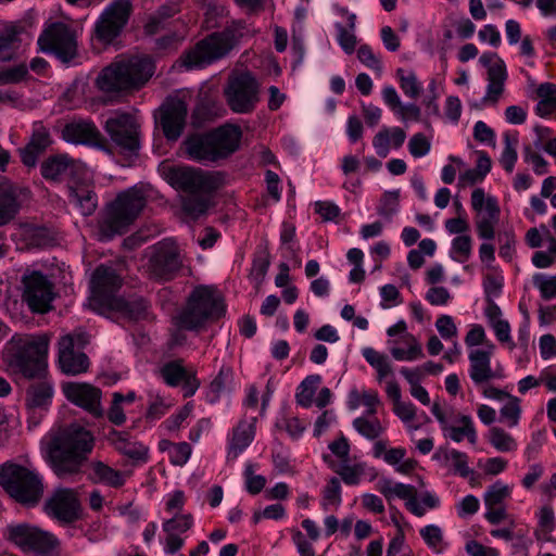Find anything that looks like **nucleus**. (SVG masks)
Wrapping results in <instances>:
<instances>
[{
    "label": "nucleus",
    "mask_w": 556,
    "mask_h": 556,
    "mask_svg": "<svg viewBox=\"0 0 556 556\" xmlns=\"http://www.w3.org/2000/svg\"><path fill=\"white\" fill-rule=\"evenodd\" d=\"M452 250L459 255L458 257H454L456 261L460 263L466 262L471 254V238L467 235L454 238L452 241Z\"/></svg>",
    "instance_id": "nucleus-59"
},
{
    "label": "nucleus",
    "mask_w": 556,
    "mask_h": 556,
    "mask_svg": "<svg viewBox=\"0 0 556 556\" xmlns=\"http://www.w3.org/2000/svg\"><path fill=\"white\" fill-rule=\"evenodd\" d=\"M92 479L97 483H103L112 488H121L125 484V475L115 470L102 462L92 464Z\"/></svg>",
    "instance_id": "nucleus-36"
},
{
    "label": "nucleus",
    "mask_w": 556,
    "mask_h": 556,
    "mask_svg": "<svg viewBox=\"0 0 556 556\" xmlns=\"http://www.w3.org/2000/svg\"><path fill=\"white\" fill-rule=\"evenodd\" d=\"M123 285L122 277L112 266L99 265L90 280V306L99 314L106 315L113 301L118 296L116 293Z\"/></svg>",
    "instance_id": "nucleus-14"
},
{
    "label": "nucleus",
    "mask_w": 556,
    "mask_h": 556,
    "mask_svg": "<svg viewBox=\"0 0 556 556\" xmlns=\"http://www.w3.org/2000/svg\"><path fill=\"white\" fill-rule=\"evenodd\" d=\"M399 198L400 190L384 192L378 207V214L386 219L391 220L399 210Z\"/></svg>",
    "instance_id": "nucleus-49"
},
{
    "label": "nucleus",
    "mask_w": 556,
    "mask_h": 556,
    "mask_svg": "<svg viewBox=\"0 0 556 556\" xmlns=\"http://www.w3.org/2000/svg\"><path fill=\"white\" fill-rule=\"evenodd\" d=\"M10 366L27 379H41L47 374L49 338L47 336L13 337Z\"/></svg>",
    "instance_id": "nucleus-6"
},
{
    "label": "nucleus",
    "mask_w": 556,
    "mask_h": 556,
    "mask_svg": "<svg viewBox=\"0 0 556 556\" xmlns=\"http://www.w3.org/2000/svg\"><path fill=\"white\" fill-rule=\"evenodd\" d=\"M278 428L285 429L292 439H299L306 426L298 417L283 418L281 422H277Z\"/></svg>",
    "instance_id": "nucleus-64"
},
{
    "label": "nucleus",
    "mask_w": 556,
    "mask_h": 556,
    "mask_svg": "<svg viewBox=\"0 0 556 556\" xmlns=\"http://www.w3.org/2000/svg\"><path fill=\"white\" fill-rule=\"evenodd\" d=\"M23 300L33 313L43 314L51 308L53 285L41 271H33L23 277Z\"/></svg>",
    "instance_id": "nucleus-18"
},
{
    "label": "nucleus",
    "mask_w": 556,
    "mask_h": 556,
    "mask_svg": "<svg viewBox=\"0 0 556 556\" xmlns=\"http://www.w3.org/2000/svg\"><path fill=\"white\" fill-rule=\"evenodd\" d=\"M490 443L500 452H510L517 448L515 439L498 427L490 429Z\"/></svg>",
    "instance_id": "nucleus-45"
},
{
    "label": "nucleus",
    "mask_w": 556,
    "mask_h": 556,
    "mask_svg": "<svg viewBox=\"0 0 556 556\" xmlns=\"http://www.w3.org/2000/svg\"><path fill=\"white\" fill-rule=\"evenodd\" d=\"M353 427L368 440H376L384 431L378 418L367 419L365 417H357L353 420Z\"/></svg>",
    "instance_id": "nucleus-43"
},
{
    "label": "nucleus",
    "mask_w": 556,
    "mask_h": 556,
    "mask_svg": "<svg viewBox=\"0 0 556 556\" xmlns=\"http://www.w3.org/2000/svg\"><path fill=\"white\" fill-rule=\"evenodd\" d=\"M341 484L338 478H331L323 490V507L325 510L328 506L338 507L341 504Z\"/></svg>",
    "instance_id": "nucleus-48"
},
{
    "label": "nucleus",
    "mask_w": 556,
    "mask_h": 556,
    "mask_svg": "<svg viewBox=\"0 0 556 556\" xmlns=\"http://www.w3.org/2000/svg\"><path fill=\"white\" fill-rule=\"evenodd\" d=\"M207 207V200L198 193H189L182 200L184 212L193 218H198L200 215L204 214Z\"/></svg>",
    "instance_id": "nucleus-47"
},
{
    "label": "nucleus",
    "mask_w": 556,
    "mask_h": 556,
    "mask_svg": "<svg viewBox=\"0 0 556 556\" xmlns=\"http://www.w3.org/2000/svg\"><path fill=\"white\" fill-rule=\"evenodd\" d=\"M224 94L232 112L249 114L260 101V84L251 72H241L229 76Z\"/></svg>",
    "instance_id": "nucleus-11"
},
{
    "label": "nucleus",
    "mask_w": 556,
    "mask_h": 556,
    "mask_svg": "<svg viewBox=\"0 0 556 556\" xmlns=\"http://www.w3.org/2000/svg\"><path fill=\"white\" fill-rule=\"evenodd\" d=\"M395 75L405 96L410 99H417L420 96L422 86L413 71L397 68Z\"/></svg>",
    "instance_id": "nucleus-40"
},
{
    "label": "nucleus",
    "mask_w": 556,
    "mask_h": 556,
    "mask_svg": "<svg viewBox=\"0 0 556 556\" xmlns=\"http://www.w3.org/2000/svg\"><path fill=\"white\" fill-rule=\"evenodd\" d=\"M244 477H245V488L247 491L250 494H258L266 484L265 477L257 475H254V465L248 464L244 469Z\"/></svg>",
    "instance_id": "nucleus-56"
},
{
    "label": "nucleus",
    "mask_w": 556,
    "mask_h": 556,
    "mask_svg": "<svg viewBox=\"0 0 556 556\" xmlns=\"http://www.w3.org/2000/svg\"><path fill=\"white\" fill-rule=\"evenodd\" d=\"M146 205L147 197L141 188L135 186L119 192L112 202L106 204L99 218L100 239L109 241L115 236L126 233Z\"/></svg>",
    "instance_id": "nucleus-4"
},
{
    "label": "nucleus",
    "mask_w": 556,
    "mask_h": 556,
    "mask_svg": "<svg viewBox=\"0 0 556 556\" xmlns=\"http://www.w3.org/2000/svg\"><path fill=\"white\" fill-rule=\"evenodd\" d=\"M62 138L70 143L93 147L112 153L109 140L91 119H77L65 124L62 129Z\"/></svg>",
    "instance_id": "nucleus-19"
},
{
    "label": "nucleus",
    "mask_w": 556,
    "mask_h": 556,
    "mask_svg": "<svg viewBox=\"0 0 556 556\" xmlns=\"http://www.w3.org/2000/svg\"><path fill=\"white\" fill-rule=\"evenodd\" d=\"M232 381V368L223 366L210 383L208 392L206 394L207 402L211 404L216 403L225 391H229L231 389Z\"/></svg>",
    "instance_id": "nucleus-37"
},
{
    "label": "nucleus",
    "mask_w": 556,
    "mask_h": 556,
    "mask_svg": "<svg viewBox=\"0 0 556 556\" xmlns=\"http://www.w3.org/2000/svg\"><path fill=\"white\" fill-rule=\"evenodd\" d=\"M89 343V334L83 330H74L59 340V367L68 376H77L86 372L89 367V358L83 352Z\"/></svg>",
    "instance_id": "nucleus-15"
},
{
    "label": "nucleus",
    "mask_w": 556,
    "mask_h": 556,
    "mask_svg": "<svg viewBox=\"0 0 556 556\" xmlns=\"http://www.w3.org/2000/svg\"><path fill=\"white\" fill-rule=\"evenodd\" d=\"M28 192V189L5 178L0 180V226L15 218L22 206V200Z\"/></svg>",
    "instance_id": "nucleus-25"
},
{
    "label": "nucleus",
    "mask_w": 556,
    "mask_h": 556,
    "mask_svg": "<svg viewBox=\"0 0 556 556\" xmlns=\"http://www.w3.org/2000/svg\"><path fill=\"white\" fill-rule=\"evenodd\" d=\"M193 526V516L191 514H176L173 518L163 522L162 528L165 534H178L190 530Z\"/></svg>",
    "instance_id": "nucleus-44"
},
{
    "label": "nucleus",
    "mask_w": 556,
    "mask_h": 556,
    "mask_svg": "<svg viewBox=\"0 0 556 556\" xmlns=\"http://www.w3.org/2000/svg\"><path fill=\"white\" fill-rule=\"evenodd\" d=\"M154 64L149 58L130 56L104 67L96 79L97 88L109 94L139 90L152 77Z\"/></svg>",
    "instance_id": "nucleus-3"
},
{
    "label": "nucleus",
    "mask_w": 556,
    "mask_h": 556,
    "mask_svg": "<svg viewBox=\"0 0 556 556\" xmlns=\"http://www.w3.org/2000/svg\"><path fill=\"white\" fill-rule=\"evenodd\" d=\"M0 485L17 503L29 507L37 505L43 494L41 477L11 462L0 466Z\"/></svg>",
    "instance_id": "nucleus-7"
},
{
    "label": "nucleus",
    "mask_w": 556,
    "mask_h": 556,
    "mask_svg": "<svg viewBox=\"0 0 556 556\" xmlns=\"http://www.w3.org/2000/svg\"><path fill=\"white\" fill-rule=\"evenodd\" d=\"M525 161L532 164L533 170L536 175L541 176L547 174L548 163L541 154L534 152L529 146L525 148Z\"/></svg>",
    "instance_id": "nucleus-63"
},
{
    "label": "nucleus",
    "mask_w": 556,
    "mask_h": 556,
    "mask_svg": "<svg viewBox=\"0 0 556 556\" xmlns=\"http://www.w3.org/2000/svg\"><path fill=\"white\" fill-rule=\"evenodd\" d=\"M253 439L254 427L244 420L240 421L232 430L227 458L236 459L251 444Z\"/></svg>",
    "instance_id": "nucleus-35"
},
{
    "label": "nucleus",
    "mask_w": 556,
    "mask_h": 556,
    "mask_svg": "<svg viewBox=\"0 0 556 556\" xmlns=\"http://www.w3.org/2000/svg\"><path fill=\"white\" fill-rule=\"evenodd\" d=\"M165 175L174 188L187 193L210 192L215 188L213 178L200 169L168 166Z\"/></svg>",
    "instance_id": "nucleus-20"
},
{
    "label": "nucleus",
    "mask_w": 556,
    "mask_h": 556,
    "mask_svg": "<svg viewBox=\"0 0 556 556\" xmlns=\"http://www.w3.org/2000/svg\"><path fill=\"white\" fill-rule=\"evenodd\" d=\"M459 421L462 422V427L447 426L444 431H447V437L454 442H462L464 438H467L471 444L477 442V432L473 427L472 420L470 416L462 415L459 417Z\"/></svg>",
    "instance_id": "nucleus-38"
},
{
    "label": "nucleus",
    "mask_w": 556,
    "mask_h": 556,
    "mask_svg": "<svg viewBox=\"0 0 556 556\" xmlns=\"http://www.w3.org/2000/svg\"><path fill=\"white\" fill-rule=\"evenodd\" d=\"M23 27L14 23L0 24V63L15 59L20 49Z\"/></svg>",
    "instance_id": "nucleus-32"
},
{
    "label": "nucleus",
    "mask_w": 556,
    "mask_h": 556,
    "mask_svg": "<svg viewBox=\"0 0 556 556\" xmlns=\"http://www.w3.org/2000/svg\"><path fill=\"white\" fill-rule=\"evenodd\" d=\"M108 419L115 426H122L126 421V415L122 407V393L114 392L112 403L106 413Z\"/></svg>",
    "instance_id": "nucleus-58"
},
{
    "label": "nucleus",
    "mask_w": 556,
    "mask_h": 556,
    "mask_svg": "<svg viewBox=\"0 0 556 556\" xmlns=\"http://www.w3.org/2000/svg\"><path fill=\"white\" fill-rule=\"evenodd\" d=\"M37 43L42 52L54 55L62 63H70L78 55L76 33L62 22H54L45 28Z\"/></svg>",
    "instance_id": "nucleus-12"
},
{
    "label": "nucleus",
    "mask_w": 556,
    "mask_h": 556,
    "mask_svg": "<svg viewBox=\"0 0 556 556\" xmlns=\"http://www.w3.org/2000/svg\"><path fill=\"white\" fill-rule=\"evenodd\" d=\"M409 340V346L407 350L402 348H392L391 355L396 361H415L424 356L421 345L413 334H406Z\"/></svg>",
    "instance_id": "nucleus-46"
},
{
    "label": "nucleus",
    "mask_w": 556,
    "mask_h": 556,
    "mask_svg": "<svg viewBox=\"0 0 556 556\" xmlns=\"http://www.w3.org/2000/svg\"><path fill=\"white\" fill-rule=\"evenodd\" d=\"M471 206L479 213L476 218L477 233L480 239L492 240L495 226L500 220V205L494 197H485L484 190L477 188L471 193Z\"/></svg>",
    "instance_id": "nucleus-17"
},
{
    "label": "nucleus",
    "mask_w": 556,
    "mask_h": 556,
    "mask_svg": "<svg viewBox=\"0 0 556 556\" xmlns=\"http://www.w3.org/2000/svg\"><path fill=\"white\" fill-rule=\"evenodd\" d=\"M103 129L122 153L138 155L141 149V126L135 115L115 111L104 122Z\"/></svg>",
    "instance_id": "nucleus-10"
},
{
    "label": "nucleus",
    "mask_w": 556,
    "mask_h": 556,
    "mask_svg": "<svg viewBox=\"0 0 556 556\" xmlns=\"http://www.w3.org/2000/svg\"><path fill=\"white\" fill-rule=\"evenodd\" d=\"M131 13V0H113L94 23L92 38L104 46L112 45L122 35Z\"/></svg>",
    "instance_id": "nucleus-13"
},
{
    "label": "nucleus",
    "mask_w": 556,
    "mask_h": 556,
    "mask_svg": "<svg viewBox=\"0 0 556 556\" xmlns=\"http://www.w3.org/2000/svg\"><path fill=\"white\" fill-rule=\"evenodd\" d=\"M182 266L178 245L173 239H164L152 248L149 260L151 275L160 280H172Z\"/></svg>",
    "instance_id": "nucleus-16"
},
{
    "label": "nucleus",
    "mask_w": 556,
    "mask_h": 556,
    "mask_svg": "<svg viewBox=\"0 0 556 556\" xmlns=\"http://www.w3.org/2000/svg\"><path fill=\"white\" fill-rule=\"evenodd\" d=\"M337 28V39L340 45V47L343 49V51L348 54H352L356 47V36L348 30L345 26L338 23L336 25Z\"/></svg>",
    "instance_id": "nucleus-60"
},
{
    "label": "nucleus",
    "mask_w": 556,
    "mask_h": 556,
    "mask_svg": "<svg viewBox=\"0 0 556 556\" xmlns=\"http://www.w3.org/2000/svg\"><path fill=\"white\" fill-rule=\"evenodd\" d=\"M187 114V104L180 99L172 100L162 105L159 125L168 141H176L181 136Z\"/></svg>",
    "instance_id": "nucleus-24"
},
{
    "label": "nucleus",
    "mask_w": 556,
    "mask_h": 556,
    "mask_svg": "<svg viewBox=\"0 0 556 556\" xmlns=\"http://www.w3.org/2000/svg\"><path fill=\"white\" fill-rule=\"evenodd\" d=\"M150 304L140 295H130L128 298L118 296L113 301L108 314L116 313L128 320L147 319L149 316Z\"/></svg>",
    "instance_id": "nucleus-29"
},
{
    "label": "nucleus",
    "mask_w": 556,
    "mask_h": 556,
    "mask_svg": "<svg viewBox=\"0 0 556 556\" xmlns=\"http://www.w3.org/2000/svg\"><path fill=\"white\" fill-rule=\"evenodd\" d=\"M419 534L425 541V543L428 545V547L437 552L441 551L438 547L443 542V532L439 526L428 525L420 529Z\"/></svg>",
    "instance_id": "nucleus-54"
},
{
    "label": "nucleus",
    "mask_w": 556,
    "mask_h": 556,
    "mask_svg": "<svg viewBox=\"0 0 556 556\" xmlns=\"http://www.w3.org/2000/svg\"><path fill=\"white\" fill-rule=\"evenodd\" d=\"M519 402L516 396L508 397V402L500 410L501 421L507 420L509 427H515L518 424L521 413Z\"/></svg>",
    "instance_id": "nucleus-53"
},
{
    "label": "nucleus",
    "mask_w": 556,
    "mask_h": 556,
    "mask_svg": "<svg viewBox=\"0 0 556 556\" xmlns=\"http://www.w3.org/2000/svg\"><path fill=\"white\" fill-rule=\"evenodd\" d=\"M319 375L307 376L299 386L295 399L296 403L302 407H309L313 403V396L320 382Z\"/></svg>",
    "instance_id": "nucleus-42"
},
{
    "label": "nucleus",
    "mask_w": 556,
    "mask_h": 556,
    "mask_svg": "<svg viewBox=\"0 0 556 556\" xmlns=\"http://www.w3.org/2000/svg\"><path fill=\"white\" fill-rule=\"evenodd\" d=\"M504 150L502 152L500 163L507 173L514 170L515 164L518 159L516 147L518 144V134H504Z\"/></svg>",
    "instance_id": "nucleus-41"
},
{
    "label": "nucleus",
    "mask_w": 556,
    "mask_h": 556,
    "mask_svg": "<svg viewBox=\"0 0 556 556\" xmlns=\"http://www.w3.org/2000/svg\"><path fill=\"white\" fill-rule=\"evenodd\" d=\"M358 60L368 68L375 71L379 76L382 74V62L379 55L368 45H362L357 50Z\"/></svg>",
    "instance_id": "nucleus-52"
},
{
    "label": "nucleus",
    "mask_w": 556,
    "mask_h": 556,
    "mask_svg": "<svg viewBox=\"0 0 556 556\" xmlns=\"http://www.w3.org/2000/svg\"><path fill=\"white\" fill-rule=\"evenodd\" d=\"M225 313L226 304L218 290L213 286H198L175 317V325L179 329L198 332L220 319Z\"/></svg>",
    "instance_id": "nucleus-5"
},
{
    "label": "nucleus",
    "mask_w": 556,
    "mask_h": 556,
    "mask_svg": "<svg viewBox=\"0 0 556 556\" xmlns=\"http://www.w3.org/2000/svg\"><path fill=\"white\" fill-rule=\"evenodd\" d=\"M430 142L421 132L415 134L408 142V150L414 157L425 156L430 151Z\"/></svg>",
    "instance_id": "nucleus-62"
},
{
    "label": "nucleus",
    "mask_w": 556,
    "mask_h": 556,
    "mask_svg": "<svg viewBox=\"0 0 556 556\" xmlns=\"http://www.w3.org/2000/svg\"><path fill=\"white\" fill-rule=\"evenodd\" d=\"M500 243V256L506 261H511L515 253L516 236L514 231L507 230L497 235Z\"/></svg>",
    "instance_id": "nucleus-55"
},
{
    "label": "nucleus",
    "mask_w": 556,
    "mask_h": 556,
    "mask_svg": "<svg viewBox=\"0 0 556 556\" xmlns=\"http://www.w3.org/2000/svg\"><path fill=\"white\" fill-rule=\"evenodd\" d=\"M161 376L169 387H182L184 397L192 396L200 387L195 372L188 371L181 361H172L161 368Z\"/></svg>",
    "instance_id": "nucleus-27"
},
{
    "label": "nucleus",
    "mask_w": 556,
    "mask_h": 556,
    "mask_svg": "<svg viewBox=\"0 0 556 556\" xmlns=\"http://www.w3.org/2000/svg\"><path fill=\"white\" fill-rule=\"evenodd\" d=\"M380 491L387 500H391L393 496L405 500L406 508L415 516L422 517L425 515L426 509L417 502V490L414 485L401 482L392 483L388 480L383 482Z\"/></svg>",
    "instance_id": "nucleus-30"
},
{
    "label": "nucleus",
    "mask_w": 556,
    "mask_h": 556,
    "mask_svg": "<svg viewBox=\"0 0 556 556\" xmlns=\"http://www.w3.org/2000/svg\"><path fill=\"white\" fill-rule=\"evenodd\" d=\"M65 397L93 417H102L101 390L86 382H66L62 387Z\"/></svg>",
    "instance_id": "nucleus-22"
},
{
    "label": "nucleus",
    "mask_w": 556,
    "mask_h": 556,
    "mask_svg": "<svg viewBox=\"0 0 556 556\" xmlns=\"http://www.w3.org/2000/svg\"><path fill=\"white\" fill-rule=\"evenodd\" d=\"M4 535L23 553L35 556H53L60 546L54 534L29 523L10 525L5 528Z\"/></svg>",
    "instance_id": "nucleus-9"
},
{
    "label": "nucleus",
    "mask_w": 556,
    "mask_h": 556,
    "mask_svg": "<svg viewBox=\"0 0 556 556\" xmlns=\"http://www.w3.org/2000/svg\"><path fill=\"white\" fill-rule=\"evenodd\" d=\"M494 345L491 344L489 350H475L469 354L470 370L469 375L476 384H482L493 378L495 372L491 368V355Z\"/></svg>",
    "instance_id": "nucleus-31"
},
{
    "label": "nucleus",
    "mask_w": 556,
    "mask_h": 556,
    "mask_svg": "<svg viewBox=\"0 0 556 556\" xmlns=\"http://www.w3.org/2000/svg\"><path fill=\"white\" fill-rule=\"evenodd\" d=\"M53 396V384L45 378L31 383L26 390V404L29 408H46Z\"/></svg>",
    "instance_id": "nucleus-34"
},
{
    "label": "nucleus",
    "mask_w": 556,
    "mask_h": 556,
    "mask_svg": "<svg viewBox=\"0 0 556 556\" xmlns=\"http://www.w3.org/2000/svg\"><path fill=\"white\" fill-rule=\"evenodd\" d=\"M80 504L72 489H59L46 502V513L62 522L72 523L79 518Z\"/></svg>",
    "instance_id": "nucleus-23"
},
{
    "label": "nucleus",
    "mask_w": 556,
    "mask_h": 556,
    "mask_svg": "<svg viewBox=\"0 0 556 556\" xmlns=\"http://www.w3.org/2000/svg\"><path fill=\"white\" fill-rule=\"evenodd\" d=\"M241 128L237 125H223L207 132L191 134L184 140L188 157L207 165L228 159L240 147Z\"/></svg>",
    "instance_id": "nucleus-2"
},
{
    "label": "nucleus",
    "mask_w": 556,
    "mask_h": 556,
    "mask_svg": "<svg viewBox=\"0 0 556 556\" xmlns=\"http://www.w3.org/2000/svg\"><path fill=\"white\" fill-rule=\"evenodd\" d=\"M509 494V488L497 481L488 488L484 494V504L486 507L498 506Z\"/></svg>",
    "instance_id": "nucleus-50"
},
{
    "label": "nucleus",
    "mask_w": 556,
    "mask_h": 556,
    "mask_svg": "<svg viewBox=\"0 0 556 556\" xmlns=\"http://www.w3.org/2000/svg\"><path fill=\"white\" fill-rule=\"evenodd\" d=\"M92 432L78 424H71L52 434L47 444V460L59 478L79 473L92 452Z\"/></svg>",
    "instance_id": "nucleus-1"
},
{
    "label": "nucleus",
    "mask_w": 556,
    "mask_h": 556,
    "mask_svg": "<svg viewBox=\"0 0 556 556\" xmlns=\"http://www.w3.org/2000/svg\"><path fill=\"white\" fill-rule=\"evenodd\" d=\"M68 199L71 203L77 205L84 216L92 215L98 207V195L93 189L75 185L68 188Z\"/></svg>",
    "instance_id": "nucleus-33"
},
{
    "label": "nucleus",
    "mask_w": 556,
    "mask_h": 556,
    "mask_svg": "<svg viewBox=\"0 0 556 556\" xmlns=\"http://www.w3.org/2000/svg\"><path fill=\"white\" fill-rule=\"evenodd\" d=\"M191 446L187 442L176 443L169 451V460L175 466H184L191 455Z\"/></svg>",
    "instance_id": "nucleus-61"
},
{
    "label": "nucleus",
    "mask_w": 556,
    "mask_h": 556,
    "mask_svg": "<svg viewBox=\"0 0 556 556\" xmlns=\"http://www.w3.org/2000/svg\"><path fill=\"white\" fill-rule=\"evenodd\" d=\"M28 76V67L25 63L14 65L0 71V86L18 84Z\"/></svg>",
    "instance_id": "nucleus-51"
},
{
    "label": "nucleus",
    "mask_w": 556,
    "mask_h": 556,
    "mask_svg": "<svg viewBox=\"0 0 556 556\" xmlns=\"http://www.w3.org/2000/svg\"><path fill=\"white\" fill-rule=\"evenodd\" d=\"M108 441L114 448L136 463H146L148 460L149 448L138 441L131 440L127 431L112 429L108 433Z\"/></svg>",
    "instance_id": "nucleus-28"
},
{
    "label": "nucleus",
    "mask_w": 556,
    "mask_h": 556,
    "mask_svg": "<svg viewBox=\"0 0 556 556\" xmlns=\"http://www.w3.org/2000/svg\"><path fill=\"white\" fill-rule=\"evenodd\" d=\"M53 143L49 128L35 122L28 143L20 150L21 161L26 167H35L41 155Z\"/></svg>",
    "instance_id": "nucleus-26"
},
{
    "label": "nucleus",
    "mask_w": 556,
    "mask_h": 556,
    "mask_svg": "<svg viewBox=\"0 0 556 556\" xmlns=\"http://www.w3.org/2000/svg\"><path fill=\"white\" fill-rule=\"evenodd\" d=\"M27 244L31 248H47L53 244L54 236L49 228L43 226H34L25 230L24 233Z\"/></svg>",
    "instance_id": "nucleus-39"
},
{
    "label": "nucleus",
    "mask_w": 556,
    "mask_h": 556,
    "mask_svg": "<svg viewBox=\"0 0 556 556\" xmlns=\"http://www.w3.org/2000/svg\"><path fill=\"white\" fill-rule=\"evenodd\" d=\"M85 172V164L66 153L48 156L40 165L41 176L48 181H62L66 178L79 179Z\"/></svg>",
    "instance_id": "nucleus-21"
},
{
    "label": "nucleus",
    "mask_w": 556,
    "mask_h": 556,
    "mask_svg": "<svg viewBox=\"0 0 556 556\" xmlns=\"http://www.w3.org/2000/svg\"><path fill=\"white\" fill-rule=\"evenodd\" d=\"M236 42L231 29L213 33L184 51L178 63L186 70L203 68L228 54Z\"/></svg>",
    "instance_id": "nucleus-8"
},
{
    "label": "nucleus",
    "mask_w": 556,
    "mask_h": 556,
    "mask_svg": "<svg viewBox=\"0 0 556 556\" xmlns=\"http://www.w3.org/2000/svg\"><path fill=\"white\" fill-rule=\"evenodd\" d=\"M533 283L540 290L541 296L544 300H551L556 296V276L546 278L541 274H536L533 277Z\"/></svg>",
    "instance_id": "nucleus-57"
}]
</instances>
